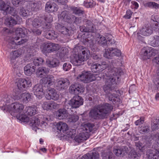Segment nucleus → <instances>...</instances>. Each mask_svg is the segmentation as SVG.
<instances>
[{
	"label": "nucleus",
	"instance_id": "41",
	"mask_svg": "<svg viewBox=\"0 0 159 159\" xmlns=\"http://www.w3.org/2000/svg\"><path fill=\"white\" fill-rule=\"evenodd\" d=\"M140 155L139 153L137 154L134 150L133 149L129 152L128 157L131 159H138Z\"/></svg>",
	"mask_w": 159,
	"mask_h": 159
},
{
	"label": "nucleus",
	"instance_id": "47",
	"mask_svg": "<svg viewBox=\"0 0 159 159\" xmlns=\"http://www.w3.org/2000/svg\"><path fill=\"white\" fill-rule=\"evenodd\" d=\"M42 8L41 4L39 2H36L33 4L31 9L34 11H37Z\"/></svg>",
	"mask_w": 159,
	"mask_h": 159
},
{
	"label": "nucleus",
	"instance_id": "30",
	"mask_svg": "<svg viewBox=\"0 0 159 159\" xmlns=\"http://www.w3.org/2000/svg\"><path fill=\"white\" fill-rule=\"evenodd\" d=\"M49 70L48 68L45 67H40L38 68L36 71V75L37 77L42 78L48 74Z\"/></svg>",
	"mask_w": 159,
	"mask_h": 159
},
{
	"label": "nucleus",
	"instance_id": "38",
	"mask_svg": "<svg viewBox=\"0 0 159 159\" xmlns=\"http://www.w3.org/2000/svg\"><path fill=\"white\" fill-rule=\"evenodd\" d=\"M59 20H64L66 22H70V17L67 15V12L66 11H63L58 16Z\"/></svg>",
	"mask_w": 159,
	"mask_h": 159
},
{
	"label": "nucleus",
	"instance_id": "32",
	"mask_svg": "<svg viewBox=\"0 0 159 159\" xmlns=\"http://www.w3.org/2000/svg\"><path fill=\"white\" fill-rule=\"evenodd\" d=\"M68 112L65 109H59L56 113L57 117L59 119H63L68 116Z\"/></svg>",
	"mask_w": 159,
	"mask_h": 159
},
{
	"label": "nucleus",
	"instance_id": "12",
	"mask_svg": "<svg viewBox=\"0 0 159 159\" xmlns=\"http://www.w3.org/2000/svg\"><path fill=\"white\" fill-rule=\"evenodd\" d=\"M121 54V52L120 50L115 48H110L105 49V52L103 55L105 58L111 59L112 57L115 56H119Z\"/></svg>",
	"mask_w": 159,
	"mask_h": 159
},
{
	"label": "nucleus",
	"instance_id": "13",
	"mask_svg": "<svg viewBox=\"0 0 159 159\" xmlns=\"http://www.w3.org/2000/svg\"><path fill=\"white\" fill-rule=\"evenodd\" d=\"M108 65L106 61L101 62L99 63L93 64L91 65L92 71L94 72H99L108 67Z\"/></svg>",
	"mask_w": 159,
	"mask_h": 159
},
{
	"label": "nucleus",
	"instance_id": "8",
	"mask_svg": "<svg viewBox=\"0 0 159 159\" xmlns=\"http://www.w3.org/2000/svg\"><path fill=\"white\" fill-rule=\"evenodd\" d=\"M59 48L60 46L58 44L48 42L44 43L42 51L43 53L46 54L57 51Z\"/></svg>",
	"mask_w": 159,
	"mask_h": 159
},
{
	"label": "nucleus",
	"instance_id": "55",
	"mask_svg": "<svg viewBox=\"0 0 159 159\" xmlns=\"http://www.w3.org/2000/svg\"><path fill=\"white\" fill-rule=\"evenodd\" d=\"M10 13L12 16H14V18L15 17L16 19L19 18V17L17 15L18 12L15 8L13 7L10 8Z\"/></svg>",
	"mask_w": 159,
	"mask_h": 159
},
{
	"label": "nucleus",
	"instance_id": "5",
	"mask_svg": "<svg viewBox=\"0 0 159 159\" xmlns=\"http://www.w3.org/2000/svg\"><path fill=\"white\" fill-rule=\"evenodd\" d=\"M81 48L80 53L78 55H74L73 57L70 60V62L75 66H80L82 62L89 58V50L86 48H82V47Z\"/></svg>",
	"mask_w": 159,
	"mask_h": 159
},
{
	"label": "nucleus",
	"instance_id": "7",
	"mask_svg": "<svg viewBox=\"0 0 159 159\" xmlns=\"http://www.w3.org/2000/svg\"><path fill=\"white\" fill-rule=\"evenodd\" d=\"M157 51L152 47H144L141 51V55L144 60L149 59L156 54Z\"/></svg>",
	"mask_w": 159,
	"mask_h": 159
},
{
	"label": "nucleus",
	"instance_id": "36",
	"mask_svg": "<svg viewBox=\"0 0 159 159\" xmlns=\"http://www.w3.org/2000/svg\"><path fill=\"white\" fill-rule=\"evenodd\" d=\"M5 23L7 26L12 27L17 24V22L15 18L11 17L6 19Z\"/></svg>",
	"mask_w": 159,
	"mask_h": 159
},
{
	"label": "nucleus",
	"instance_id": "15",
	"mask_svg": "<svg viewBox=\"0 0 159 159\" xmlns=\"http://www.w3.org/2000/svg\"><path fill=\"white\" fill-rule=\"evenodd\" d=\"M48 93L45 95V98L48 100L52 99L57 100L59 98V95L57 91L54 88H49L48 89Z\"/></svg>",
	"mask_w": 159,
	"mask_h": 159
},
{
	"label": "nucleus",
	"instance_id": "6",
	"mask_svg": "<svg viewBox=\"0 0 159 159\" xmlns=\"http://www.w3.org/2000/svg\"><path fill=\"white\" fill-rule=\"evenodd\" d=\"M48 120V118L40 115L39 116H36L32 117L30 122L33 126H35L36 127L40 126L43 128L47 126L48 124L46 121H47Z\"/></svg>",
	"mask_w": 159,
	"mask_h": 159
},
{
	"label": "nucleus",
	"instance_id": "3",
	"mask_svg": "<svg viewBox=\"0 0 159 159\" xmlns=\"http://www.w3.org/2000/svg\"><path fill=\"white\" fill-rule=\"evenodd\" d=\"M84 91V88L80 84H75L70 87V92L72 94L77 95L74 96L70 100V104L71 105L73 108H78L83 105V99L78 95L83 93Z\"/></svg>",
	"mask_w": 159,
	"mask_h": 159
},
{
	"label": "nucleus",
	"instance_id": "35",
	"mask_svg": "<svg viewBox=\"0 0 159 159\" xmlns=\"http://www.w3.org/2000/svg\"><path fill=\"white\" fill-rule=\"evenodd\" d=\"M56 127L57 130L61 133H64L65 131L68 130V127L67 125L65 123L61 122H60L56 125Z\"/></svg>",
	"mask_w": 159,
	"mask_h": 159
},
{
	"label": "nucleus",
	"instance_id": "40",
	"mask_svg": "<svg viewBox=\"0 0 159 159\" xmlns=\"http://www.w3.org/2000/svg\"><path fill=\"white\" fill-rule=\"evenodd\" d=\"M151 128L153 130H156L159 129V117L152 120L151 123Z\"/></svg>",
	"mask_w": 159,
	"mask_h": 159
},
{
	"label": "nucleus",
	"instance_id": "28",
	"mask_svg": "<svg viewBox=\"0 0 159 159\" xmlns=\"http://www.w3.org/2000/svg\"><path fill=\"white\" fill-rule=\"evenodd\" d=\"M47 21V17L44 16V18H36L32 21V25L33 27L38 28L41 26L43 22Z\"/></svg>",
	"mask_w": 159,
	"mask_h": 159
},
{
	"label": "nucleus",
	"instance_id": "62",
	"mask_svg": "<svg viewBox=\"0 0 159 159\" xmlns=\"http://www.w3.org/2000/svg\"><path fill=\"white\" fill-rule=\"evenodd\" d=\"M73 108L71 105L70 104V101H69V103H65L64 105V108L63 109H65L66 110L70 109L71 108Z\"/></svg>",
	"mask_w": 159,
	"mask_h": 159
},
{
	"label": "nucleus",
	"instance_id": "10",
	"mask_svg": "<svg viewBox=\"0 0 159 159\" xmlns=\"http://www.w3.org/2000/svg\"><path fill=\"white\" fill-rule=\"evenodd\" d=\"M3 105V110H5V108L7 107V106H5L6 104ZM8 110L10 111H12L15 113H20V112L23 109L24 106L21 103H19L17 102H16L12 103L11 104L9 107H8Z\"/></svg>",
	"mask_w": 159,
	"mask_h": 159
},
{
	"label": "nucleus",
	"instance_id": "22",
	"mask_svg": "<svg viewBox=\"0 0 159 159\" xmlns=\"http://www.w3.org/2000/svg\"><path fill=\"white\" fill-rule=\"evenodd\" d=\"M58 9V6L55 4H53L50 2H48L45 5V11L48 13L56 12Z\"/></svg>",
	"mask_w": 159,
	"mask_h": 159
},
{
	"label": "nucleus",
	"instance_id": "63",
	"mask_svg": "<svg viewBox=\"0 0 159 159\" xmlns=\"http://www.w3.org/2000/svg\"><path fill=\"white\" fill-rule=\"evenodd\" d=\"M79 117L77 115H73L70 118V121L71 122H75L79 119Z\"/></svg>",
	"mask_w": 159,
	"mask_h": 159
},
{
	"label": "nucleus",
	"instance_id": "39",
	"mask_svg": "<svg viewBox=\"0 0 159 159\" xmlns=\"http://www.w3.org/2000/svg\"><path fill=\"white\" fill-rule=\"evenodd\" d=\"M94 128V125L93 123H87L85 124L82 128L83 130L85 131L84 132L89 133L91 132Z\"/></svg>",
	"mask_w": 159,
	"mask_h": 159
},
{
	"label": "nucleus",
	"instance_id": "34",
	"mask_svg": "<svg viewBox=\"0 0 159 159\" xmlns=\"http://www.w3.org/2000/svg\"><path fill=\"white\" fill-rule=\"evenodd\" d=\"M25 111L26 115L30 116L34 115L37 112V108L35 106L27 107Z\"/></svg>",
	"mask_w": 159,
	"mask_h": 159
},
{
	"label": "nucleus",
	"instance_id": "26",
	"mask_svg": "<svg viewBox=\"0 0 159 159\" xmlns=\"http://www.w3.org/2000/svg\"><path fill=\"white\" fill-rule=\"evenodd\" d=\"M89 136V134L87 132H82L75 137L74 140L76 142L80 143L87 140Z\"/></svg>",
	"mask_w": 159,
	"mask_h": 159
},
{
	"label": "nucleus",
	"instance_id": "64",
	"mask_svg": "<svg viewBox=\"0 0 159 159\" xmlns=\"http://www.w3.org/2000/svg\"><path fill=\"white\" fill-rule=\"evenodd\" d=\"M153 29L156 32H159V23L156 22L154 25Z\"/></svg>",
	"mask_w": 159,
	"mask_h": 159
},
{
	"label": "nucleus",
	"instance_id": "24",
	"mask_svg": "<svg viewBox=\"0 0 159 159\" xmlns=\"http://www.w3.org/2000/svg\"><path fill=\"white\" fill-rule=\"evenodd\" d=\"M42 107L44 110H52L58 108L59 105L54 102H44Z\"/></svg>",
	"mask_w": 159,
	"mask_h": 159
},
{
	"label": "nucleus",
	"instance_id": "61",
	"mask_svg": "<svg viewBox=\"0 0 159 159\" xmlns=\"http://www.w3.org/2000/svg\"><path fill=\"white\" fill-rule=\"evenodd\" d=\"M144 121V118L143 117H141L139 120H138L135 121V124L136 125H140L143 124Z\"/></svg>",
	"mask_w": 159,
	"mask_h": 159
},
{
	"label": "nucleus",
	"instance_id": "31",
	"mask_svg": "<svg viewBox=\"0 0 159 159\" xmlns=\"http://www.w3.org/2000/svg\"><path fill=\"white\" fill-rule=\"evenodd\" d=\"M152 33V30L151 27L148 25L143 26L139 31V33L144 36H148Z\"/></svg>",
	"mask_w": 159,
	"mask_h": 159
},
{
	"label": "nucleus",
	"instance_id": "18",
	"mask_svg": "<svg viewBox=\"0 0 159 159\" xmlns=\"http://www.w3.org/2000/svg\"><path fill=\"white\" fill-rule=\"evenodd\" d=\"M128 148L124 146L120 147H115L114 148L113 153L117 156L123 157L127 153Z\"/></svg>",
	"mask_w": 159,
	"mask_h": 159
},
{
	"label": "nucleus",
	"instance_id": "16",
	"mask_svg": "<svg viewBox=\"0 0 159 159\" xmlns=\"http://www.w3.org/2000/svg\"><path fill=\"white\" fill-rule=\"evenodd\" d=\"M14 98L17 100H20L23 103H27L31 101V97L29 93H25L20 94L17 93H16V96Z\"/></svg>",
	"mask_w": 159,
	"mask_h": 159
},
{
	"label": "nucleus",
	"instance_id": "49",
	"mask_svg": "<svg viewBox=\"0 0 159 159\" xmlns=\"http://www.w3.org/2000/svg\"><path fill=\"white\" fill-rule=\"evenodd\" d=\"M11 3L14 6L16 7L22 6L24 4V2L21 0H11Z\"/></svg>",
	"mask_w": 159,
	"mask_h": 159
},
{
	"label": "nucleus",
	"instance_id": "54",
	"mask_svg": "<svg viewBox=\"0 0 159 159\" xmlns=\"http://www.w3.org/2000/svg\"><path fill=\"white\" fill-rule=\"evenodd\" d=\"M9 7V6L6 5L4 2L0 0V10L7 11Z\"/></svg>",
	"mask_w": 159,
	"mask_h": 159
},
{
	"label": "nucleus",
	"instance_id": "45",
	"mask_svg": "<svg viewBox=\"0 0 159 159\" xmlns=\"http://www.w3.org/2000/svg\"><path fill=\"white\" fill-rule=\"evenodd\" d=\"M20 55V53H19L18 51H15L11 53L10 55V57L11 61L13 62L14 61L16 58L19 57Z\"/></svg>",
	"mask_w": 159,
	"mask_h": 159
},
{
	"label": "nucleus",
	"instance_id": "48",
	"mask_svg": "<svg viewBox=\"0 0 159 159\" xmlns=\"http://www.w3.org/2000/svg\"><path fill=\"white\" fill-rule=\"evenodd\" d=\"M140 127L141 129L139 130L140 132L141 133L145 134V133H148L150 130V126L149 125H143Z\"/></svg>",
	"mask_w": 159,
	"mask_h": 159
},
{
	"label": "nucleus",
	"instance_id": "4",
	"mask_svg": "<svg viewBox=\"0 0 159 159\" xmlns=\"http://www.w3.org/2000/svg\"><path fill=\"white\" fill-rule=\"evenodd\" d=\"M27 31V29L24 28H16L10 41L9 45H11L10 48H13L15 45H20L27 42L28 41L27 37L24 39H21L20 41H17L20 37L24 38L26 37Z\"/></svg>",
	"mask_w": 159,
	"mask_h": 159
},
{
	"label": "nucleus",
	"instance_id": "51",
	"mask_svg": "<svg viewBox=\"0 0 159 159\" xmlns=\"http://www.w3.org/2000/svg\"><path fill=\"white\" fill-rule=\"evenodd\" d=\"M17 117L19 120L23 122H27L29 120V118L26 115L21 114L19 116H17Z\"/></svg>",
	"mask_w": 159,
	"mask_h": 159
},
{
	"label": "nucleus",
	"instance_id": "50",
	"mask_svg": "<svg viewBox=\"0 0 159 159\" xmlns=\"http://www.w3.org/2000/svg\"><path fill=\"white\" fill-rule=\"evenodd\" d=\"M96 5V3L92 0L87 2L84 1V5L86 8H92Z\"/></svg>",
	"mask_w": 159,
	"mask_h": 159
},
{
	"label": "nucleus",
	"instance_id": "56",
	"mask_svg": "<svg viewBox=\"0 0 159 159\" xmlns=\"http://www.w3.org/2000/svg\"><path fill=\"white\" fill-rule=\"evenodd\" d=\"M73 11L74 13L77 14L78 15L83 14L84 11L82 10L80 8L78 7H75L73 8Z\"/></svg>",
	"mask_w": 159,
	"mask_h": 159
},
{
	"label": "nucleus",
	"instance_id": "2",
	"mask_svg": "<svg viewBox=\"0 0 159 159\" xmlns=\"http://www.w3.org/2000/svg\"><path fill=\"white\" fill-rule=\"evenodd\" d=\"M113 109V106L111 104L104 103L92 109L89 116L94 119H103L107 117Z\"/></svg>",
	"mask_w": 159,
	"mask_h": 159
},
{
	"label": "nucleus",
	"instance_id": "17",
	"mask_svg": "<svg viewBox=\"0 0 159 159\" xmlns=\"http://www.w3.org/2000/svg\"><path fill=\"white\" fill-rule=\"evenodd\" d=\"M96 42L99 45H102L103 46H105L107 44L108 46H112L115 43L111 39L107 40L105 37L100 35L97 38Z\"/></svg>",
	"mask_w": 159,
	"mask_h": 159
},
{
	"label": "nucleus",
	"instance_id": "59",
	"mask_svg": "<svg viewBox=\"0 0 159 159\" xmlns=\"http://www.w3.org/2000/svg\"><path fill=\"white\" fill-rule=\"evenodd\" d=\"M146 6L150 7L156 8L158 7V4L154 2H149L146 3Z\"/></svg>",
	"mask_w": 159,
	"mask_h": 159
},
{
	"label": "nucleus",
	"instance_id": "43",
	"mask_svg": "<svg viewBox=\"0 0 159 159\" xmlns=\"http://www.w3.org/2000/svg\"><path fill=\"white\" fill-rule=\"evenodd\" d=\"M114 158L115 157L111 152H105L102 154V159H114Z\"/></svg>",
	"mask_w": 159,
	"mask_h": 159
},
{
	"label": "nucleus",
	"instance_id": "21",
	"mask_svg": "<svg viewBox=\"0 0 159 159\" xmlns=\"http://www.w3.org/2000/svg\"><path fill=\"white\" fill-rule=\"evenodd\" d=\"M146 157L148 159H158L159 150L149 149L146 151Z\"/></svg>",
	"mask_w": 159,
	"mask_h": 159
},
{
	"label": "nucleus",
	"instance_id": "52",
	"mask_svg": "<svg viewBox=\"0 0 159 159\" xmlns=\"http://www.w3.org/2000/svg\"><path fill=\"white\" fill-rule=\"evenodd\" d=\"M153 47H157L159 46V36H155L154 39L151 43Z\"/></svg>",
	"mask_w": 159,
	"mask_h": 159
},
{
	"label": "nucleus",
	"instance_id": "42",
	"mask_svg": "<svg viewBox=\"0 0 159 159\" xmlns=\"http://www.w3.org/2000/svg\"><path fill=\"white\" fill-rule=\"evenodd\" d=\"M15 96L16 94L15 95H13V97L12 98L11 95H5L4 96L2 100L1 101V102H4L6 104L10 103L13 101V100H16L14 99V98H14V97Z\"/></svg>",
	"mask_w": 159,
	"mask_h": 159
},
{
	"label": "nucleus",
	"instance_id": "57",
	"mask_svg": "<svg viewBox=\"0 0 159 159\" xmlns=\"http://www.w3.org/2000/svg\"><path fill=\"white\" fill-rule=\"evenodd\" d=\"M71 65L69 62L65 63L63 65V69L64 71H67L71 68Z\"/></svg>",
	"mask_w": 159,
	"mask_h": 159
},
{
	"label": "nucleus",
	"instance_id": "29",
	"mask_svg": "<svg viewBox=\"0 0 159 159\" xmlns=\"http://www.w3.org/2000/svg\"><path fill=\"white\" fill-rule=\"evenodd\" d=\"M36 67L32 63H29L26 65L24 68L25 74L27 75H30L35 72Z\"/></svg>",
	"mask_w": 159,
	"mask_h": 159
},
{
	"label": "nucleus",
	"instance_id": "53",
	"mask_svg": "<svg viewBox=\"0 0 159 159\" xmlns=\"http://www.w3.org/2000/svg\"><path fill=\"white\" fill-rule=\"evenodd\" d=\"M19 13L22 16L25 17L29 15V11L24 9L23 7H20Z\"/></svg>",
	"mask_w": 159,
	"mask_h": 159
},
{
	"label": "nucleus",
	"instance_id": "14",
	"mask_svg": "<svg viewBox=\"0 0 159 159\" xmlns=\"http://www.w3.org/2000/svg\"><path fill=\"white\" fill-rule=\"evenodd\" d=\"M31 81L29 79H20L17 83L18 89L22 91L23 89L30 87L31 86Z\"/></svg>",
	"mask_w": 159,
	"mask_h": 159
},
{
	"label": "nucleus",
	"instance_id": "37",
	"mask_svg": "<svg viewBox=\"0 0 159 159\" xmlns=\"http://www.w3.org/2000/svg\"><path fill=\"white\" fill-rule=\"evenodd\" d=\"M51 28V26L50 25L47 24L46 25L45 27H43V30L44 32L48 31L46 33V37L48 39H52L53 31H50L49 29Z\"/></svg>",
	"mask_w": 159,
	"mask_h": 159
},
{
	"label": "nucleus",
	"instance_id": "46",
	"mask_svg": "<svg viewBox=\"0 0 159 159\" xmlns=\"http://www.w3.org/2000/svg\"><path fill=\"white\" fill-rule=\"evenodd\" d=\"M135 145L136 149H139L141 152H145V146L143 145L139 141L135 142Z\"/></svg>",
	"mask_w": 159,
	"mask_h": 159
},
{
	"label": "nucleus",
	"instance_id": "33",
	"mask_svg": "<svg viewBox=\"0 0 159 159\" xmlns=\"http://www.w3.org/2000/svg\"><path fill=\"white\" fill-rule=\"evenodd\" d=\"M59 61L56 58L52 59H47L46 61V65L50 68H54L58 66L59 65Z\"/></svg>",
	"mask_w": 159,
	"mask_h": 159
},
{
	"label": "nucleus",
	"instance_id": "27",
	"mask_svg": "<svg viewBox=\"0 0 159 159\" xmlns=\"http://www.w3.org/2000/svg\"><path fill=\"white\" fill-rule=\"evenodd\" d=\"M84 22L86 25L88 32L95 33L96 31V29L93 22L89 20H84Z\"/></svg>",
	"mask_w": 159,
	"mask_h": 159
},
{
	"label": "nucleus",
	"instance_id": "19",
	"mask_svg": "<svg viewBox=\"0 0 159 159\" xmlns=\"http://www.w3.org/2000/svg\"><path fill=\"white\" fill-rule=\"evenodd\" d=\"M43 90V86L40 84H37L33 88V91L34 94L39 99L42 98L44 94Z\"/></svg>",
	"mask_w": 159,
	"mask_h": 159
},
{
	"label": "nucleus",
	"instance_id": "20",
	"mask_svg": "<svg viewBox=\"0 0 159 159\" xmlns=\"http://www.w3.org/2000/svg\"><path fill=\"white\" fill-rule=\"evenodd\" d=\"M54 81V78L52 75H48L45 77H43L40 80V82L48 87L53 84Z\"/></svg>",
	"mask_w": 159,
	"mask_h": 159
},
{
	"label": "nucleus",
	"instance_id": "44",
	"mask_svg": "<svg viewBox=\"0 0 159 159\" xmlns=\"http://www.w3.org/2000/svg\"><path fill=\"white\" fill-rule=\"evenodd\" d=\"M44 61L43 59L41 57H35L33 61V64L34 66H39L42 65Z\"/></svg>",
	"mask_w": 159,
	"mask_h": 159
},
{
	"label": "nucleus",
	"instance_id": "11",
	"mask_svg": "<svg viewBox=\"0 0 159 159\" xmlns=\"http://www.w3.org/2000/svg\"><path fill=\"white\" fill-rule=\"evenodd\" d=\"M77 78L84 83H88L94 80L93 75L90 72L88 71L83 72L79 75Z\"/></svg>",
	"mask_w": 159,
	"mask_h": 159
},
{
	"label": "nucleus",
	"instance_id": "60",
	"mask_svg": "<svg viewBox=\"0 0 159 159\" xmlns=\"http://www.w3.org/2000/svg\"><path fill=\"white\" fill-rule=\"evenodd\" d=\"M132 13L130 10H128L126 11V14L124 17L126 19H129L131 17Z\"/></svg>",
	"mask_w": 159,
	"mask_h": 159
},
{
	"label": "nucleus",
	"instance_id": "9",
	"mask_svg": "<svg viewBox=\"0 0 159 159\" xmlns=\"http://www.w3.org/2000/svg\"><path fill=\"white\" fill-rule=\"evenodd\" d=\"M68 79L65 78H61L56 80L55 87L59 91L63 90L67 88L70 84Z\"/></svg>",
	"mask_w": 159,
	"mask_h": 159
},
{
	"label": "nucleus",
	"instance_id": "25",
	"mask_svg": "<svg viewBox=\"0 0 159 159\" xmlns=\"http://www.w3.org/2000/svg\"><path fill=\"white\" fill-rule=\"evenodd\" d=\"M55 28L62 34L65 35L70 36L71 33V29H68L59 24H57Z\"/></svg>",
	"mask_w": 159,
	"mask_h": 159
},
{
	"label": "nucleus",
	"instance_id": "1",
	"mask_svg": "<svg viewBox=\"0 0 159 159\" xmlns=\"http://www.w3.org/2000/svg\"><path fill=\"white\" fill-rule=\"evenodd\" d=\"M122 73V70L120 68L114 67L111 70L109 75L106 79L105 84L103 86V90L106 93L114 91L116 84V79H118Z\"/></svg>",
	"mask_w": 159,
	"mask_h": 159
},
{
	"label": "nucleus",
	"instance_id": "58",
	"mask_svg": "<svg viewBox=\"0 0 159 159\" xmlns=\"http://www.w3.org/2000/svg\"><path fill=\"white\" fill-rule=\"evenodd\" d=\"M70 19H71L72 21L74 22L76 24L80 23L81 22V19L78 17H76L74 16H72L70 17Z\"/></svg>",
	"mask_w": 159,
	"mask_h": 159
},
{
	"label": "nucleus",
	"instance_id": "23",
	"mask_svg": "<svg viewBox=\"0 0 159 159\" xmlns=\"http://www.w3.org/2000/svg\"><path fill=\"white\" fill-rule=\"evenodd\" d=\"M99 155L97 152L91 151L79 159H99Z\"/></svg>",
	"mask_w": 159,
	"mask_h": 159
}]
</instances>
